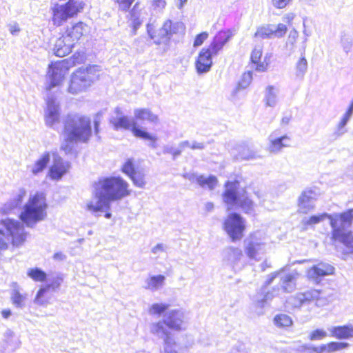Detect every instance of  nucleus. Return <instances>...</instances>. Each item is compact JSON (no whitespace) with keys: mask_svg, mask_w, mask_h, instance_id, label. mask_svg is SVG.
<instances>
[{"mask_svg":"<svg viewBox=\"0 0 353 353\" xmlns=\"http://www.w3.org/2000/svg\"><path fill=\"white\" fill-rule=\"evenodd\" d=\"M48 203L43 192H37L31 195L19 214L21 222L12 219H6L0 221L5 231L0 230V250L8 249V244L17 248L22 245L28 233L24 226L33 228L37 223L43 221L47 216Z\"/></svg>","mask_w":353,"mask_h":353,"instance_id":"nucleus-1","label":"nucleus"},{"mask_svg":"<svg viewBox=\"0 0 353 353\" xmlns=\"http://www.w3.org/2000/svg\"><path fill=\"white\" fill-rule=\"evenodd\" d=\"M130 185L120 176H112L103 178L97 183L95 197L97 203L90 201L87 203V210L97 212L109 210L110 202L119 201L131 194Z\"/></svg>","mask_w":353,"mask_h":353,"instance_id":"nucleus-2","label":"nucleus"},{"mask_svg":"<svg viewBox=\"0 0 353 353\" xmlns=\"http://www.w3.org/2000/svg\"><path fill=\"white\" fill-rule=\"evenodd\" d=\"M325 219H328L330 221L332 228V241L342 244L347 249L348 252L353 253V231L348 230L353 222V208L334 214L323 213L311 216L304 225L305 226L315 225Z\"/></svg>","mask_w":353,"mask_h":353,"instance_id":"nucleus-3","label":"nucleus"},{"mask_svg":"<svg viewBox=\"0 0 353 353\" xmlns=\"http://www.w3.org/2000/svg\"><path fill=\"white\" fill-rule=\"evenodd\" d=\"M63 134L66 143H87L92 134L91 119L77 113L68 114L63 122Z\"/></svg>","mask_w":353,"mask_h":353,"instance_id":"nucleus-4","label":"nucleus"},{"mask_svg":"<svg viewBox=\"0 0 353 353\" xmlns=\"http://www.w3.org/2000/svg\"><path fill=\"white\" fill-rule=\"evenodd\" d=\"M90 30L89 26L83 21H79L72 23L56 40L53 48L54 54L59 57L69 54L77 43L87 37Z\"/></svg>","mask_w":353,"mask_h":353,"instance_id":"nucleus-5","label":"nucleus"},{"mask_svg":"<svg viewBox=\"0 0 353 353\" xmlns=\"http://www.w3.org/2000/svg\"><path fill=\"white\" fill-rule=\"evenodd\" d=\"M232 37L229 30H221L213 37L210 44L199 52L194 65L198 73L208 72L213 64L212 57L219 54Z\"/></svg>","mask_w":353,"mask_h":353,"instance_id":"nucleus-6","label":"nucleus"},{"mask_svg":"<svg viewBox=\"0 0 353 353\" xmlns=\"http://www.w3.org/2000/svg\"><path fill=\"white\" fill-rule=\"evenodd\" d=\"M85 59L84 54L80 52L74 54L70 59H62L51 62L48 65L47 76L49 83L46 90L49 91L54 87L60 85L71 67L80 64Z\"/></svg>","mask_w":353,"mask_h":353,"instance_id":"nucleus-7","label":"nucleus"},{"mask_svg":"<svg viewBox=\"0 0 353 353\" xmlns=\"http://www.w3.org/2000/svg\"><path fill=\"white\" fill-rule=\"evenodd\" d=\"M240 181L234 179L225 183L222 196L226 204H230L241 208L245 213H249L254 210V203L248 192L243 190L240 194H237V189Z\"/></svg>","mask_w":353,"mask_h":353,"instance_id":"nucleus-8","label":"nucleus"},{"mask_svg":"<svg viewBox=\"0 0 353 353\" xmlns=\"http://www.w3.org/2000/svg\"><path fill=\"white\" fill-rule=\"evenodd\" d=\"M101 70L97 65H88L80 68L71 76L68 86L69 92L76 94L88 88L94 82L99 79Z\"/></svg>","mask_w":353,"mask_h":353,"instance_id":"nucleus-9","label":"nucleus"},{"mask_svg":"<svg viewBox=\"0 0 353 353\" xmlns=\"http://www.w3.org/2000/svg\"><path fill=\"white\" fill-rule=\"evenodd\" d=\"M183 314L178 310H174L169 312L168 315L163 321L153 324L152 332L155 334H163L164 343L167 346H171L175 343L173 341L170 333L165 328V325L174 331H181L184 329Z\"/></svg>","mask_w":353,"mask_h":353,"instance_id":"nucleus-10","label":"nucleus"},{"mask_svg":"<svg viewBox=\"0 0 353 353\" xmlns=\"http://www.w3.org/2000/svg\"><path fill=\"white\" fill-rule=\"evenodd\" d=\"M223 229L232 242L240 241L246 230L245 219L239 213H230L223 222Z\"/></svg>","mask_w":353,"mask_h":353,"instance_id":"nucleus-11","label":"nucleus"},{"mask_svg":"<svg viewBox=\"0 0 353 353\" xmlns=\"http://www.w3.org/2000/svg\"><path fill=\"white\" fill-rule=\"evenodd\" d=\"M177 32L176 24L171 20L165 21L161 28L157 29L153 23L147 24V32L157 45L168 44L173 34Z\"/></svg>","mask_w":353,"mask_h":353,"instance_id":"nucleus-12","label":"nucleus"},{"mask_svg":"<svg viewBox=\"0 0 353 353\" xmlns=\"http://www.w3.org/2000/svg\"><path fill=\"white\" fill-rule=\"evenodd\" d=\"M112 125L116 130L123 129L130 130L133 135L143 140L155 143L157 137L137 126L135 122H132L127 116H121L110 121Z\"/></svg>","mask_w":353,"mask_h":353,"instance_id":"nucleus-13","label":"nucleus"},{"mask_svg":"<svg viewBox=\"0 0 353 353\" xmlns=\"http://www.w3.org/2000/svg\"><path fill=\"white\" fill-rule=\"evenodd\" d=\"M121 171L131 179L135 186L142 188L145 185L146 178L144 171L139 166V162L134 159H127L122 165Z\"/></svg>","mask_w":353,"mask_h":353,"instance_id":"nucleus-14","label":"nucleus"},{"mask_svg":"<svg viewBox=\"0 0 353 353\" xmlns=\"http://www.w3.org/2000/svg\"><path fill=\"white\" fill-rule=\"evenodd\" d=\"M61 279L57 278L50 283L41 286L37 291L34 302L39 305H46L50 303L52 292L57 290L61 285Z\"/></svg>","mask_w":353,"mask_h":353,"instance_id":"nucleus-15","label":"nucleus"},{"mask_svg":"<svg viewBox=\"0 0 353 353\" xmlns=\"http://www.w3.org/2000/svg\"><path fill=\"white\" fill-rule=\"evenodd\" d=\"M334 273V268L332 265L320 262L307 270V277L309 280L319 283L323 277L332 275Z\"/></svg>","mask_w":353,"mask_h":353,"instance_id":"nucleus-16","label":"nucleus"},{"mask_svg":"<svg viewBox=\"0 0 353 353\" xmlns=\"http://www.w3.org/2000/svg\"><path fill=\"white\" fill-rule=\"evenodd\" d=\"M263 46H255L250 53V63L254 65L255 70L265 72L270 64V55L266 54L262 60Z\"/></svg>","mask_w":353,"mask_h":353,"instance_id":"nucleus-17","label":"nucleus"},{"mask_svg":"<svg viewBox=\"0 0 353 353\" xmlns=\"http://www.w3.org/2000/svg\"><path fill=\"white\" fill-rule=\"evenodd\" d=\"M288 31V27L283 23H279L277 26L268 24L257 28L255 36L262 38L282 37Z\"/></svg>","mask_w":353,"mask_h":353,"instance_id":"nucleus-18","label":"nucleus"},{"mask_svg":"<svg viewBox=\"0 0 353 353\" xmlns=\"http://www.w3.org/2000/svg\"><path fill=\"white\" fill-rule=\"evenodd\" d=\"M349 343L346 342L330 341L318 346L308 347L309 353H333L347 348Z\"/></svg>","mask_w":353,"mask_h":353,"instance_id":"nucleus-19","label":"nucleus"},{"mask_svg":"<svg viewBox=\"0 0 353 353\" xmlns=\"http://www.w3.org/2000/svg\"><path fill=\"white\" fill-rule=\"evenodd\" d=\"M69 168L68 163L64 162L61 159H55L50 167L48 176L51 179L59 180L68 172Z\"/></svg>","mask_w":353,"mask_h":353,"instance_id":"nucleus-20","label":"nucleus"},{"mask_svg":"<svg viewBox=\"0 0 353 353\" xmlns=\"http://www.w3.org/2000/svg\"><path fill=\"white\" fill-rule=\"evenodd\" d=\"M290 137L284 134L280 137L274 138L270 140L268 145V150L272 153H276L283 148L290 145Z\"/></svg>","mask_w":353,"mask_h":353,"instance_id":"nucleus-21","label":"nucleus"},{"mask_svg":"<svg viewBox=\"0 0 353 353\" xmlns=\"http://www.w3.org/2000/svg\"><path fill=\"white\" fill-rule=\"evenodd\" d=\"M331 336L337 339H347L353 337V326L344 325L333 327L331 330Z\"/></svg>","mask_w":353,"mask_h":353,"instance_id":"nucleus-22","label":"nucleus"},{"mask_svg":"<svg viewBox=\"0 0 353 353\" xmlns=\"http://www.w3.org/2000/svg\"><path fill=\"white\" fill-rule=\"evenodd\" d=\"M321 290L316 289H310L297 296L299 305L316 302L321 299Z\"/></svg>","mask_w":353,"mask_h":353,"instance_id":"nucleus-23","label":"nucleus"},{"mask_svg":"<svg viewBox=\"0 0 353 353\" xmlns=\"http://www.w3.org/2000/svg\"><path fill=\"white\" fill-rule=\"evenodd\" d=\"M263 245L261 242L248 241L244 248L246 256L250 259L258 260L257 256L261 254Z\"/></svg>","mask_w":353,"mask_h":353,"instance_id":"nucleus-24","label":"nucleus"},{"mask_svg":"<svg viewBox=\"0 0 353 353\" xmlns=\"http://www.w3.org/2000/svg\"><path fill=\"white\" fill-rule=\"evenodd\" d=\"M134 117L137 120L144 121L147 120L152 123H157L159 122V117L154 114L152 111L147 108H139L134 110Z\"/></svg>","mask_w":353,"mask_h":353,"instance_id":"nucleus-25","label":"nucleus"},{"mask_svg":"<svg viewBox=\"0 0 353 353\" xmlns=\"http://www.w3.org/2000/svg\"><path fill=\"white\" fill-rule=\"evenodd\" d=\"M49 161L50 154L48 152L43 154L42 156L39 159H37L32 165L31 168V172L34 175H37L40 172H43L44 169L46 168Z\"/></svg>","mask_w":353,"mask_h":353,"instance_id":"nucleus-26","label":"nucleus"},{"mask_svg":"<svg viewBox=\"0 0 353 353\" xmlns=\"http://www.w3.org/2000/svg\"><path fill=\"white\" fill-rule=\"evenodd\" d=\"M59 120V114L57 105L48 103V112L45 117L46 123L52 126Z\"/></svg>","mask_w":353,"mask_h":353,"instance_id":"nucleus-27","label":"nucleus"},{"mask_svg":"<svg viewBox=\"0 0 353 353\" xmlns=\"http://www.w3.org/2000/svg\"><path fill=\"white\" fill-rule=\"evenodd\" d=\"M196 183L201 187H207L210 190H212L217 185L218 181L216 176H209L205 177L204 176H199L196 177Z\"/></svg>","mask_w":353,"mask_h":353,"instance_id":"nucleus-28","label":"nucleus"},{"mask_svg":"<svg viewBox=\"0 0 353 353\" xmlns=\"http://www.w3.org/2000/svg\"><path fill=\"white\" fill-rule=\"evenodd\" d=\"M27 275L35 282H45L47 279V274L42 270L34 268L27 272Z\"/></svg>","mask_w":353,"mask_h":353,"instance_id":"nucleus-29","label":"nucleus"},{"mask_svg":"<svg viewBox=\"0 0 353 353\" xmlns=\"http://www.w3.org/2000/svg\"><path fill=\"white\" fill-rule=\"evenodd\" d=\"M274 324L281 328L289 327L292 325V318L285 314H279L274 318Z\"/></svg>","mask_w":353,"mask_h":353,"instance_id":"nucleus-30","label":"nucleus"},{"mask_svg":"<svg viewBox=\"0 0 353 353\" xmlns=\"http://www.w3.org/2000/svg\"><path fill=\"white\" fill-rule=\"evenodd\" d=\"M169 305L165 303H154L149 308V313L152 315L160 316L168 310Z\"/></svg>","mask_w":353,"mask_h":353,"instance_id":"nucleus-31","label":"nucleus"},{"mask_svg":"<svg viewBox=\"0 0 353 353\" xmlns=\"http://www.w3.org/2000/svg\"><path fill=\"white\" fill-rule=\"evenodd\" d=\"M307 68V61L305 57L299 58L295 65V72L296 76H303Z\"/></svg>","mask_w":353,"mask_h":353,"instance_id":"nucleus-32","label":"nucleus"},{"mask_svg":"<svg viewBox=\"0 0 353 353\" xmlns=\"http://www.w3.org/2000/svg\"><path fill=\"white\" fill-rule=\"evenodd\" d=\"M164 281L165 276L163 275L150 276L148 280V287L149 288H157L161 286Z\"/></svg>","mask_w":353,"mask_h":353,"instance_id":"nucleus-33","label":"nucleus"},{"mask_svg":"<svg viewBox=\"0 0 353 353\" xmlns=\"http://www.w3.org/2000/svg\"><path fill=\"white\" fill-rule=\"evenodd\" d=\"M327 336V334L323 329H316L310 333L308 338L310 341H318L324 339Z\"/></svg>","mask_w":353,"mask_h":353,"instance_id":"nucleus-34","label":"nucleus"},{"mask_svg":"<svg viewBox=\"0 0 353 353\" xmlns=\"http://www.w3.org/2000/svg\"><path fill=\"white\" fill-rule=\"evenodd\" d=\"M135 0H114L119 10L127 12L130 10Z\"/></svg>","mask_w":353,"mask_h":353,"instance_id":"nucleus-35","label":"nucleus"},{"mask_svg":"<svg viewBox=\"0 0 353 353\" xmlns=\"http://www.w3.org/2000/svg\"><path fill=\"white\" fill-rule=\"evenodd\" d=\"M209 33L208 32H202L195 36L193 42V46L197 48L203 45V43L208 39Z\"/></svg>","mask_w":353,"mask_h":353,"instance_id":"nucleus-36","label":"nucleus"},{"mask_svg":"<svg viewBox=\"0 0 353 353\" xmlns=\"http://www.w3.org/2000/svg\"><path fill=\"white\" fill-rule=\"evenodd\" d=\"M268 93L265 97V103L268 105H273L275 103L274 88L270 85L267 88Z\"/></svg>","mask_w":353,"mask_h":353,"instance_id":"nucleus-37","label":"nucleus"},{"mask_svg":"<svg viewBox=\"0 0 353 353\" xmlns=\"http://www.w3.org/2000/svg\"><path fill=\"white\" fill-rule=\"evenodd\" d=\"M25 300V296L21 294L18 290H15L12 296V303L18 306L21 307L23 304V301Z\"/></svg>","mask_w":353,"mask_h":353,"instance_id":"nucleus-38","label":"nucleus"},{"mask_svg":"<svg viewBox=\"0 0 353 353\" xmlns=\"http://www.w3.org/2000/svg\"><path fill=\"white\" fill-rule=\"evenodd\" d=\"M252 79V72L249 71L243 74L241 81L239 82V85L240 87H245L249 85Z\"/></svg>","mask_w":353,"mask_h":353,"instance_id":"nucleus-39","label":"nucleus"},{"mask_svg":"<svg viewBox=\"0 0 353 353\" xmlns=\"http://www.w3.org/2000/svg\"><path fill=\"white\" fill-rule=\"evenodd\" d=\"M292 0H272L274 7L278 9L285 8Z\"/></svg>","mask_w":353,"mask_h":353,"instance_id":"nucleus-40","label":"nucleus"},{"mask_svg":"<svg viewBox=\"0 0 353 353\" xmlns=\"http://www.w3.org/2000/svg\"><path fill=\"white\" fill-rule=\"evenodd\" d=\"M26 196V192L24 190H21L19 194L13 199V203L15 205H19L22 203L24 198Z\"/></svg>","mask_w":353,"mask_h":353,"instance_id":"nucleus-41","label":"nucleus"},{"mask_svg":"<svg viewBox=\"0 0 353 353\" xmlns=\"http://www.w3.org/2000/svg\"><path fill=\"white\" fill-rule=\"evenodd\" d=\"M166 4L165 0H152V6L154 10H163Z\"/></svg>","mask_w":353,"mask_h":353,"instance_id":"nucleus-42","label":"nucleus"},{"mask_svg":"<svg viewBox=\"0 0 353 353\" xmlns=\"http://www.w3.org/2000/svg\"><path fill=\"white\" fill-rule=\"evenodd\" d=\"M350 117V115L347 114V113H345L338 124V128H343L346 125Z\"/></svg>","mask_w":353,"mask_h":353,"instance_id":"nucleus-43","label":"nucleus"},{"mask_svg":"<svg viewBox=\"0 0 353 353\" xmlns=\"http://www.w3.org/2000/svg\"><path fill=\"white\" fill-rule=\"evenodd\" d=\"M294 279L295 277L294 275L288 274L282 279L281 282L283 285H288V283L292 282Z\"/></svg>","mask_w":353,"mask_h":353,"instance_id":"nucleus-44","label":"nucleus"},{"mask_svg":"<svg viewBox=\"0 0 353 353\" xmlns=\"http://www.w3.org/2000/svg\"><path fill=\"white\" fill-rule=\"evenodd\" d=\"M230 250L233 252L236 259H239L243 255L241 250L236 248H230Z\"/></svg>","mask_w":353,"mask_h":353,"instance_id":"nucleus-45","label":"nucleus"},{"mask_svg":"<svg viewBox=\"0 0 353 353\" xmlns=\"http://www.w3.org/2000/svg\"><path fill=\"white\" fill-rule=\"evenodd\" d=\"M294 18V14H292V13H289L284 17V20L285 21V22L287 23V24L288 26H291Z\"/></svg>","mask_w":353,"mask_h":353,"instance_id":"nucleus-46","label":"nucleus"},{"mask_svg":"<svg viewBox=\"0 0 353 353\" xmlns=\"http://www.w3.org/2000/svg\"><path fill=\"white\" fill-rule=\"evenodd\" d=\"M204 147H205V145L203 143L194 142L190 146V148L193 149V150H202L204 148Z\"/></svg>","mask_w":353,"mask_h":353,"instance_id":"nucleus-47","label":"nucleus"},{"mask_svg":"<svg viewBox=\"0 0 353 353\" xmlns=\"http://www.w3.org/2000/svg\"><path fill=\"white\" fill-rule=\"evenodd\" d=\"M99 125L100 121L99 120H95L94 121V131L96 134H99Z\"/></svg>","mask_w":353,"mask_h":353,"instance_id":"nucleus-48","label":"nucleus"},{"mask_svg":"<svg viewBox=\"0 0 353 353\" xmlns=\"http://www.w3.org/2000/svg\"><path fill=\"white\" fill-rule=\"evenodd\" d=\"M279 275V272H275L274 273H272L270 276L269 278L268 279L267 281H266V283L267 284H270L272 281Z\"/></svg>","mask_w":353,"mask_h":353,"instance_id":"nucleus-49","label":"nucleus"},{"mask_svg":"<svg viewBox=\"0 0 353 353\" xmlns=\"http://www.w3.org/2000/svg\"><path fill=\"white\" fill-rule=\"evenodd\" d=\"M163 245H161V244H159V245H156L155 247H154V248H152V252L153 253H157V252H161V251H163Z\"/></svg>","mask_w":353,"mask_h":353,"instance_id":"nucleus-50","label":"nucleus"},{"mask_svg":"<svg viewBox=\"0 0 353 353\" xmlns=\"http://www.w3.org/2000/svg\"><path fill=\"white\" fill-rule=\"evenodd\" d=\"M1 315L4 319H7L11 315V312L8 309L3 310L1 311Z\"/></svg>","mask_w":353,"mask_h":353,"instance_id":"nucleus-51","label":"nucleus"},{"mask_svg":"<svg viewBox=\"0 0 353 353\" xmlns=\"http://www.w3.org/2000/svg\"><path fill=\"white\" fill-rule=\"evenodd\" d=\"M309 200H310V197L305 193H303L300 198V202L305 203V202L309 201Z\"/></svg>","mask_w":353,"mask_h":353,"instance_id":"nucleus-52","label":"nucleus"},{"mask_svg":"<svg viewBox=\"0 0 353 353\" xmlns=\"http://www.w3.org/2000/svg\"><path fill=\"white\" fill-rule=\"evenodd\" d=\"M10 32L14 34H15L16 32H19L20 30V28H19V26L18 25H14L12 26H11L10 29Z\"/></svg>","mask_w":353,"mask_h":353,"instance_id":"nucleus-53","label":"nucleus"},{"mask_svg":"<svg viewBox=\"0 0 353 353\" xmlns=\"http://www.w3.org/2000/svg\"><path fill=\"white\" fill-rule=\"evenodd\" d=\"M139 2H137L134 3V5L133 6L132 8L131 9V11H130V14L131 15H134V13L136 12V10H138L139 8Z\"/></svg>","mask_w":353,"mask_h":353,"instance_id":"nucleus-54","label":"nucleus"},{"mask_svg":"<svg viewBox=\"0 0 353 353\" xmlns=\"http://www.w3.org/2000/svg\"><path fill=\"white\" fill-rule=\"evenodd\" d=\"M188 0H179L178 8L181 9Z\"/></svg>","mask_w":353,"mask_h":353,"instance_id":"nucleus-55","label":"nucleus"},{"mask_svg":"<svg viewBox=\"0 0 353 353\" xmlns=\"http://www.w3.org/2000/svg\"><path fill=\"white\" fill-rule=\"evenodd\" d=\"M104 216L106 219H110L112 217V214L110 212H106L104 214Z\"/></svg>","mask_w":353,"mask_h":353,"instance_id":"nucleus-56","label":"nucleus"},{"mask_svg":"<svg viewBox=\"0 0 353 353\" xmlns=\"http://www.w3.org/2000/svg\"><path fill=\"white\" fill-rule=\"evenodd\" d=\"M289 120H290L289 118H283L281 120V123H288Z\"/></svg>","mask_w":353,"mask_h":353,"instance_id":"nucleus-57","label":"nucleus"},{"mask_svg":"<svg viewBox=\"0 0 353 353\" xmlns=\"http://www.w3.org/2000/svg\"><path fill=\"white\" fill-rule=\"evenodd\" d=\"M140 24H141V21H139L138 19H137V20H136V21L134 22V26H135V28H136L137 26H140Z\"/></svg>","mask_w":353,"mask_h":353,"instance_id":"nucleus-58","label":"nucleus"},{"mask_svg":"<svg viewBox=\"0 0 353 353\" xmlns=\"http://www.w3.org/2000/svg\"><path fill=\"white\" fill-rule=\"evenodd\" d=\"M283 289H284L285 291H286L287 290L286 286H283Z\"/></svg>","mask_w":353,"mask_h":353,"instance_id":"nucleus-59","label":"nucleus"}]
</instances>
